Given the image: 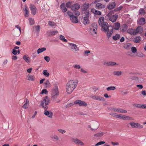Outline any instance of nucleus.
Returning a JSON list of instances; mask_svg holds the SVG:
<instances>
[{
	"mask_svg": "<svg viewBox=\"0 0 146 146\" xmlns=\"http://www.w3.org/2000/svg\"><path fill=\"white\" fill-rule=\"evenodd\" d=\"M78 81L76 80H70L66 84V91L68 94H70L76 87Z\"/></svg>",
	"mask_w": 146,
	"mask_h": 146,
	"instance_id": "f257e3e1",
	"label": "nucleus"
},
{
	"mask_svg": "<svg viewBox=\"0 0 146 146\" xmlns=\"http://www.w3.org/2000/svg\"><path fill=\"white\" fill-rule=\"evenodd\" d=\"M143 31V29L141 26H139L135 29H129L127 32L131 35H135L139 33H141Z\"/></svg>",
	"mask_w": 146,
	"mask_h": 146,
	"instance_id": "f03ea898",
	"label": "nucleus"
},
{
	"mask_svg": "<svg viewBox=\"0 0 146 146\" xmlns=\"http://www.w3.org/2000/svg\"><path fill=\"white\" fill-rule=\"evenodd\" d=\"M49 98L47 96L43 98L42 100L40 101V106L44 109H47L48 107L47 106L49 103Z\"/></svg>",
	"mask_w": 146,
	"mask_h": 146,
	"instance_id": "7ed1b4c3",
	"label": "nucleus"
},
{
	"mask_svg": "<svg viewBox=\"0 0 146 146\" xmlns=\"http://www.w3.org/2000/svg\"><path fill=\"white\" fill-rule=\"evenodd\" d=\"M71 140L72 142L77 145L82 146H84V143L83 141L77 138H71Z\"/></svg>",
	"mask_w": 146,
	"mask_h": 146,
	"instance_id": "20e7f679",
	"label": "nucleus"
},
{
	"mask_svg": "<svg viewBox=\"0 0 146 146\" xmlns=\"http://www.w3.org/2000/svg\"><path fill=\"white\" fill-rule=\"evenodd\" d=\"M112 13V12H110L108 13L107 16L109 17L110 21L112 22H114L116 21L118 17V15L115 14L111 16Z\"/></svg>",
	"mask_w": 146,
	"mask_h": 146,
	"instance_id": "39448f33",
	"label": "nucleus"
},
{
	"mask_svg": "<svg viewBox=\"0 0 146 146\" xmlns=\"http://www.w3.org/2000/svg\"><path fill=\"white\" fill-rule=\"evenodd\" d=\"M100 26L102 27V31L105 32H107L108 29L110 28H112V27L111 26H108V24L107 22H105L102 25Z\"/></svg>",
	"mask_w": 146,
	"mask_h": 146,
	"instance_id": "423d86ee",
	"label": "nucleus"
},
{
	"mask_svg": "<svg viewBox=\"0 0 146 146\" xmlns=\"http://www.w3.org/2000/svg\"><path fill=\"white\" fill-rule=\"evenodd\" d=\"M90 97L92 99L100 101H104L105 100L104 98L100 96L97 95H93L90 96Z\"/></svg>",
	"mask_w": 146,
	"mask_h": 146,
	"instance_id": "0eeeda50",
	"label": "nucleus"
},
{
	"mask_svg": "<svg viewBox=\"0 0 146 146\" xmlns=\"http://www.w3.org/2000/svg\"><path fill=\"white\" fill-rule=\"evenodd\" d=\"M117 118L122 119L123 120H130L132 118L129 116L118 114Z\"/></svg>",
	"mask_w": 146,
	"mask_h": 146,
	"instance_id": "6e6552de",
	"label": "nucleus"
},
{
	"mask_svg": "<svg viewBox=\"0 0 146 146\" xmlns=\"http://www.w3.org/2000/svg\"><path fill=\"white\" fill-rule=\"evenodd\" d=\"M30 8L31 11V13L32 15H35L36 13V8L33 4H31L30 5Z\"/></svg>",
	"mask_w": 146,
	"mask_h": 146,
	"instance_id": "1a4fd4ad",
	"label": "nucleus"
},
{
	"mask_svg": "<svg viewBox=\"0 0 146 146\" xmlns=\"http://www.w3.org/2000/svg\"><path fill=\"white\" fill-rule=\"evenodd\" d=\"M74 104H78L80 106H86L87 105V104L85 102L82 101L80 100L75 101L74 102Z\"/></svg>",
	"mask_w": 146,
	"mask_h": 146,
	"instance_id": "9d476101",
	"label": "nucleus"
},
{
	"mask_svg": "<svg viewBox=\"0 0 146 146\" xmlns=\"http://www.w3.org/2000/svg\"><path fill=\"white\" fill-rule=\"evenodd\" d=\"M115 112H117L119 113H127V111L126 110H123L121 108H114L112 109Z\"/></svg>",
	"mask_w": 146,
	"mask_h": 146,
	"instance_id": "9b49d317",
	"label": "nucleus"
},
{
	"mask_svg": "<svg viewBox=\"0 0 146 146\" xmlns=\"http://www.w3.org/2000/svg\"><path fill=\"white\" fill-rule=\"evenodd\" d=\"M70 47L72 50L75 52H77L79 50L78 48L77 47L76 44L72 43H69Z\"/></svg>",
	"mask_w": 146,
	"mask_h": 146,
	"instance_id": "f8f14e48",
	"label": "nucleus"
},
{
	"mask_svg": "<svg viewBox=\"0 0 146 146\" xmlns=\"http://www.w3.org/2000/svg\"><path fill=\"white\" fill-rule=\"evenodd\" d=\"M58 96L53 95L51 96V99L53 102H56V103H59L60 102L61 100L58 98Z\"/></svg>",
	"mask_w": 146,
	"mask_h": 146,
	"instance_id": "ddd939ff",
	"label": "nucleus"
},
{
	"mask_svg": "<svg viewBox=\"0 0 146 146\" xmlns=\"http://www.w3.org/2000/svg\"><path fill=\"white\" fill-rule=\"evenodd\" d=\"M92 26L93 28L90 29L91 33H92L96 34V30L97 29L98 27L97 24L96 23H93L92 25Z\"/></svg>",
	"mask_w": 146,
	"mask_h": 146,
	"instance_id": "4468645a",
	"label": "nucleus"
},
{
	"mask_svg": "<svg viewBox=\"0 0 146 146\" xmlns=\"http://www.w3.org/2000/svg\"><path fill=\"white\" fill-rule=\"evenodd\" d=\"M58 96L59 95V92L58 90V88L57 87H55V88L52 90L51 93V96L53 95Z\"/></svg>",
	"mask_w": 146,
	"mask_h": 146,
	"instance_id": "2eb2a0df",
	"label": "nucleus"
},
{
	"mask_svg": "<svg viewBox=\"0 0 146 146\" xmlns=\"http://www.w3.org/2000/svg\"><path fill=\"white\" fill-rule=\"evenodd\" d=\"M80 7V5L78 3H75L71 7V9L73 11L78 10Z\"/></svg>",
	"mask_w": 146,
	"mask_h": 146,
	"instance_id": "dca6fc26",
	"label": "nucleus"
},
{
	"mask_svg": "<svg viewBox=\"0 0 146 146\" xmlns=\"http://www.w3.org/2000/svg\"><path fill=\"white\" fill-rule=\"evenodd\" d=\"M44 114L46 115L48 117L52 118V117L53 113L52 112H49L47 110V109H44Z\"/></svg>",
	"mask_w": 146,
	"mask_h": 146,
	"instance_id": "f3484780",
	"label": "nucleus"
},
{
	"mask_svg": "<svg viewBox=\"0 0 146 146\" xmlns=\"http://www.w3.org/2000/svg\"><path fill=\"white\" fill-rule=\"evenodd\" d=\"M105 6L101 3H97L96 5V8L98 9H101L105 8Z\"/></svg>",
	"mask_w": 146,
	"mask_h": 146,
	"instance_id": "a211bd4d",
	"label": "nucleus"
},
{
	"mask_svg": "<svg viewBox=\"0 0 146 146\" xmlns=\"http://www.w3.org/2000/svg\"><path fill=\"white\" fill-rule=\"evenodd\" d=\"M60 9L62 12L65 13L67 11V9L66 8L65 4L64 3H62L60 6Z\"/></svg>",
	"mask_w": 146,
	"mask_h": 146,
	"instance_id": "6ab92c4d",
	"label": "nucleus"
},
{
	"mask_svg": "<svg viewBox=\"0 0 146 146\" xmlns=\"http://www.w3.org/2000/svg\"><path fill=\"white\" fill-rule=\"evenodd\" d=\"M145 23V19L143 18H141L139 21H138V24L140 25H144Z\"/></svg>",
	"mask_w": 146,
	"mask_h": 146,
	"instance_id": "aec40b11",
	"label": "nucleus"
},
{
	"mask_svg": "<svg viewBox=\"0 0 146 146\" xmlns=\"http://www.w3.org/2000/svg\"><path fill=\"white\" fill-rule=\"evenodd\" d=\"M141 38L140 36H137L133 39V41L136 43H138L140 42Z\"/></svg>",
	"mask_w": 146,
	"mask_h": 146,
	"instance_id": "412c9836",
	"label": "nucleus"
},
{
	"mask_svg": "<svg viewBox=\"0 0 146 146\" xmlns=\"http://www.w3.org/2000/svg\"><path fill=\"white\" fill-rule=\"evenodd\" d=\"M89 4L88 3H85L83 5L82 9L83 11H86L89 7Z\"/></svg>",
	"mask_w": 146,
	"mask_h": 146,
	"instance_id": "4be33fe9",
	"label": "nucleus"
},
{
	"mask_svg": "<svg viewBox=\"0 0 146 146\" xmlns=\"http://www.w3.org/2000/svg\"><path fill=\"white\" fill-rule=\"evenodd\" d=\"M91 11L96 15H100L101 14V12L98 10H97L94 9H92L91 10Z\"/></svg>",
	"mask_w": 146,
	"mask_h": 146,
	"instance_id": "5701e85b",
	"label": "nucleus"
},
{
	"mask_svg": "<svg viewBox=\"0 0 146 146\" xmlns=\"http://www.w3.org/2000/svg\"><path fill=\"white\" fill-rule=\"evenodd\" d=\"M105 22H104V18L103 17H100L99 19V24L100 26L102 25Z\"/></svg>",
	"mask_w": 146,
	"mask_h": 146,
	"instance_id": "b1692460",
	"label": "nucleus"
},
{
	"mask_svg": "<svg viewBox=\"0 0 146 146\" xmlns=\"http://www.w3.org/2000/svg\"><path fill=\"white\" fill-rule=\"evenodd\" d=\"M116 5L115 2H113L109 4L108 6V8L109 9H111L114 8Z\"/></svg>",
	"mask_w": 146,
	"mask_h": 146,
	"instance_id": "393cba45",
	"label": "nucleus"
},
{
	"mask_svg": "<svg viewBox=\"0 0 146 146\" xmlns=\"http://www.w3.org/2000/svg\"><path fill=\"white\" fill-rule=\"evenodd\" d=\"M110 28L111 29L110 30L109 29H108L107 33V35L108 37L111 36L113 33V27H112V28Z\"/></svg>",
	"mask_w": 146,
	"mask_h": 146,
	"instance_id": "a878e982",
	"label": "nucleus"
},
{
	"mask_svg": "<svg viewBox=\"0 0 146 146\" xmlns=\"http://www.w3.org/2000/svg\"><path fill=\"white\" fill-rule=\"evenodd\" d=\"M131 46V44L130 43L125 44L123 45V47L127 50L130 49Z\"/></svg>",
	"mask_w": 146,
	"mask_h": 146,
	"instance_id": "bb28decb",
	"label": "nucleus"
},
{
	"mask_svg": "<svg viewBox=\"0 0 146 146\" xmlns=\"http://www.w3.org/2000/svg\"><path fill=\"white\" fill-rule=\"evenodd\" d=\"M70 20L71 21L74 23H77L78 22L77 18L75 16L73 15L70 18Z\"/></svg>",
	"mask_w": 146,
	"mask_h": 146,
	"instance_id": "cd10ccee",
	"label": "nucleus"
},
{
	"mask_svg": "<svg viewBox=\"0 0 146 146\" xmlns=\"http://www.w3.org/2000/svg\"><path fill=\"white\" fill-rule=\"evenodd\" d=\"M120 26V23L118 22L115 23L113 25V28L115 30H118Z\"/></svg>",
	"mask_w": 146,
	"mask_h": 146,
	"instance_id": "c85d7f7f",
	"label": "nucleus"
},
{
	"mask_svg": "<svg viewBox=\"0 0 146 146\" xmlns=\"http://www.w3.org/2000/svg\"><path fill=\"white\" fill-rule=\"evenodd\" d=\"M29 101L27 99H26L25 100V102L24 104L22 106V108H23L27 109L29 106Z\"/></svg>",
	"mask_w": 146,
	"mask_h": 146,
	"instance_id": "c756f323",
	"label": "nucleus"
},
{
	"mask_svg": "<svg viewBox=\"0 0 146 146\" xmlns=\"http://www.w3.org/2000/svg\"><path fill=\"white\" fill-rule=\"evenodd\" d=\"M23 59L27 63H29L30 61V58L29 56L27 55H25L23 57Z\"/></svg>",
	"mask_w": 146,
	"mask_h": 146,
	"instance_id": "7c9ffc66",
	"label": "nucleus"
},
{
	"mask_svg": "<svg viewBox=\"0 0 146 146\" xmlns=\"http://www.w3.org/2000/svg\"><path fill=\"white\" fill-rule=\"evenodd\" d=\"M122 74V72L121 71H114L113 72V74L114 75L120 76Z\"/></svg>",
	"mask_w": 146,
	"mask_h": 146,
	"instance_id": "2f4dec72",
	"label": "nucleus"
},
{
	"mask_svg": "<svg viewBox=\"0 0 146 146\" xmlns=\"http://www.w3.org/2000/svg\"><path fill=\"white\" fill-rule=\"evenodd\" d=\"M88 17H85L84 18V25L88 24L89 23Z\"/></svg>",
	"mask_w": 146,
	"mask_h": 146,
	"instance_id": "473e14b6",
	"label": "nucleus"
},
{
	"mask_svg": "<svg viewBox=\"0 0 146 146\" xmlns=\"http://www.w3.org/2000/svg\"><path fill=\"white\" fill-rule=\"evenodd\" d=\"M46 50V48L45 47H43L38 48L37 50V52L38 54H39L45 51Z\"/></svg>",
	"mask_w": 146,
	"mask_h": 146,
	"instance_id": "72a5a7b5",
	"label": "nucleus"
},
{
	"mask_svg": "<svg viewBox=\"0 0 146 146\" xmlns=\"http://www.w3.org/2000/svg\"><path fill=\"white\" fill-rule=\"evenodd\" d=\"M50 137L52 139H54L56 140H58L59 139L57 135L53 134L51 135Z\"/></svg>",
	"mask_w": 146,
	"mask_h": 146,
	"instance_id": "f704fd0d",
	"label": "nucleus"
},
{
	"mask_svg": "<svg viewBox=\"0 0 146 146\" xmlns=\"http://www.w3.org/2000/svg\"><path fill=\"white\" fill-rule=\"evenodd\" d=\"M58 33V32L57 31H51L49 32L48 35L49 36H53L56 35Z\"/></svg>",
	"mask_w": 146,
	"mask_h": 146,
	"instance_id": "c9c22d12",
	"label": "nucleus"
},
{
	"mask_svg": "<svg viewBox=\"0 0 146 146\" xmlns=\"http://www.w3.org/2000/svg\"><path fill=\"white\" fill-rule=\"evenodd\" d=\"M139 15H144L145 14L144 10L143 8H141L139 11Z\"/></svg>",
	"mask_w": 146,
	"mask_h": 146,
	"instance_id": "e433bc0d",
	"label": "nucleus"
},
{
	"mask_svg": "<svg viewBox=\"0 0 146 146\" xmlns=\"http://www.w3.org/2000/svg\"><path fill=\"white\" fill-rule=\"evenodd\" d=\"M127 29V26L126 24L123 25L122 26L121 30L123 32L126 31Z\"/></svg>",
	"mask_w": 146,
	"mask_h": 146,
	"instance_id": "4c0bfd02",
	"label": "nucleus"
},
{
	"mask_svg": "<svg viewBox=\"0 0 146 146\" xmlns=\"http://www.w3.org/2000/svg\"><path fill=\"white\" fill-rule=\"evenodd\" d=\"M27 79L29 80H33L34 76L30 74H28L27 76Z\"/></svg>",
	"mask_w": 146,
	"mask_h": 146,
	"instance_id": "58836bf2",
	"label": "nucleus"
},
{
	"mask_svg": "<svg viewBox=\"0 0 146 146\" xmlns=\"http://www.w3.org/2000/svg\"><path fill=\"white\" fill-rule=\"evenodd\" d=\"M25 16L26 17H28L29 16V11L28 9H27V6H25Z\"/></svg>",
	"mask_w": 146,
	"mask_h": 146,
	"instance_id": "ea45409f",
	"label": "nucleus"
},
{
	"mask_svg": "<svg viewBox=\"0 0 146 146\" xmlns=\"http://www.w3.org/2000/svg\"><path fill=\"white\" fill-rule=\"evenodd\" d=\"M43 74L46 77H48L50 75V74L46 70H44L43 71Z\"/></svg>",
	"mask_w": 146,
	"mask_h": 146,
	"instance_id": "a19ab883",
	"label": "nucleus"
},
{
	"mask_svg": "<svg viewBox=\"0 0 146 146\" xmlns=\"http://www.w3.org/2000/svg\"><path fill=\"white\" fill-rule=\"evenodd\" d=\"M120 36L119 34H117L115 36H113V38L114 40H116L119 38Z\"/></svg>",
	"mask_w": 146,
	"mask_h": 146,
	"instance_id": "79ce46f5",
	"label": "nucleus"
},
{
	"mask_svg": "<svg viewBox=\"0 0 146 146\" xmlns=\"http://www.w3.org/2000/svg\"><path fill=\"white\" fill-rule=\"evenodd\" d=\"M50 84L48 80H46L44 83V86L46 88L49 87L50 86Z\"/></svg>",
	"mask_w": 146,
	"mask_h": 146,
	"instance_id": "37998d69",
	"label": "nucleus"
},
{
	"mask_svg": "<svg viewBox=\"0 0 146 146\" xmlns=\"http://www.w3.org/2000/svg\"><path fill=\"white\" fill-rule=\"evenodd\" d=\"M104 133L103 132L99 133L94 135V136L95 137H100L102 136Z\"/></svg>",
	"mask_w": 146,
	"mask_h": 146,
	"instance_id": "c03bdc74",
	"label": "nucleus"
},
{
	"mask_svg": "<svg viewBox=\"0 0 146 146\" xmlns=\"http://www.w3.org/2000/svg\"><path fill=\"white\" fill-rule=\"evenodd\" d=\"M115 87L114 86L108 87L107 88L106 90L107 91H109L111 90H114L115 89Z\"/></svg>",
	"mask_w": 146,
	"mask_h": 146,
	"instance_id": "a18cd8bd",
	"label": "nucleus"
},
{
	"mask_svg": "<svg viewBox=\"0 0 146 146\" xmlns=\"http://www.w3.org/2000/svg\"><path fill=\"white\" fill-rule=\"evenodd\" d=\"M143 127V125H141L140 124L138 123H136V128L141 129Z\"/></svg>",
	"mask_w": 146,
	"mask_h": 146,
	"instance_id": "49530a36",
	"label": "nucleus"
},
{
	"mask_svg": "<svg viewBox=\"0 0 146 146\" xmlns=\"http://www.w3.org/2000/svg\"><path fill=\"white\" fill-rule=\"evenodd\" d=\"M29 21L30 25H33L34 24L35 22L34 20L32 18H30L29 19Z\"/></svg>",
	"mask_w": 146,
	"mask_h": 146,
	"instance_id": "de8ad7c7",
	"label": "nucleus"
},
{
	"mask_svg": "<svg viewBox=\"0 0 146 146\" xmlns=\"http://www.w3.org/2000/svg\"><path fill=\"white\" fill-rule=\"evenodd\" d=\"M131 51L133 53H135L137 52V49L134 46H133L131 48Z\"/></svg>",
	"mask_w": 146,
	"mask_h": 146,
	"instance_id": "09e8293b",
	"label": "nucleus"
},
{
	"mask_svg": "<svg viewBox=\"0 0 146 146\" xmlns=\"http://www.w3.org/2000/svg\"><path fill=\"white\" fill-rule=\"evenodd\" d=\"M60 38L61 40H62L64 42H67V40L66 39H65L64 37L62 35H60Z\"/></svg>",
	"mask_w": 146,
	"mask_h": 146,
	"instance_id": "8fccbe9b",
	"label": "nucleus"
},
{
	"mask_svg": "<svg viewBox=\"0 0 146 146\" xmlns=\"http://www.w3.org/2000/svg\"><path fill=\"white\" fill-rule=\"evenodd\" d=\"M136 123H135L134 122H130L129 123L130 125H131V126L132 128H135L136 127Z\"/></svg>",
	"mask_w": 146,
	"mask_h": 146,
	"instance_id": "3c124183",
	"label": "nucleus"
},
{
	"mask_svg": "<svg viewBox=\"0 0 146 146\" xmlns=\"http://www.w3.org/2000/svg\"><path fill=\"white\" fill-rule=\"evenodd\" d=\"M48 24L50 26L52 27L55 26L56 25V24L54 22L50 21H49Z\"/></svg>",
	"mask_w": 146,
	"mask_h": 146,
	"instance_id": "603ef678",
	"label": "nucleus"
},
{
	"mask_svg": "<svg viewBox=\"0 0 146 146\" xmlns=\"http://www.w3.org/2000/svg\"><path fill=\"white\" fill-rule=\"evenodd\" d=\"M141 104H133V106L137 108H141Z\"/></svg>",
	"mask_w": 146,
	"mask_h": 146,
	"instance_id": "864d4df0",
	"label": "nucleus"
},
{
	"mask_svg": "<svg viewBox=\"0 0 146 146\" xmlns=\"http://www.w3.org/2000/svg\"><path fill=\"white\" fill-rule=\"evenodd\" d=\"M118 64L116 62H113L110 61V66H115L118 65Z\"/></svg>",
	"mask_w": 146,
	"mask_h": 146,
	"instance_id": "5fc2aeb1",
	"label": "nucleus"
},
{
	"mask_svg": "<svg viewBox=\"0 0 146 146\" xmlns=\"http://www.w3.org/2000/svg\"><path fill=\"white\" fill-rule=\"evenodd\" d=\"M117 113H110V114L113 117H115L117 118V116L118 115Z\"/></svg>",
	"mask_w": 146,
	"mask_h": 146,
	"instance_id": "6e6d98bb",
	"label": "nucleus"
},
{
	"mask_svg": "<svg viewBox=\"0 0 146 146\" xmlns=\"http://www.w3.org/2000/svg\"><path fill=\"white\" fill-rule=\"evenodd\" d=\"M72 2H68L66 3V6L68 8L71 7Z\"/></svg>",
	"mask_w": 146,
	"mask_h": 146,
	"instance_id": "4d7b16f0",
	"label": "nucleus"
},
{
	"mask_svg": "<svg viewBox=\"0 0 146 146\" xmlns=\"http://www.w3.org/2000/svg\"><path fill=\"white\" fill-rule=\"evenodd\" d=\"M105 143V142L103 141H100L97 143L95 145L96 146Z\"/></svg>",
	"mask_w": 146,
	"mask_h": 146,
	"instance_id": "13d9d810",
	"label": "nucleus"
},
{
	"mask_svg": "<svg viewBox=\"0 0 146 146\" xmlns=\"http://www.w3.org/2000/svg\"><path fill=\"white\" fill-rule=\"evenodd\" d=\"M48 93V92L47 90L46 89H44L43 90H42L41 92L40 93V94H46Z\"/></svg>",
	"mask_w": 146,
	"mask_h": 146,
	"instance_id": "bf43d9fd",
	"label": "nucleus"
},
{
	"mask_svg": "<svg viewBox=\"0 0 146 146\" xmlns=\"http://www.w3.org/2000/svg\"><path fill=\"white\" fill-rule=\"evenodd\" d=\"M73 67L75 69H79L80 68V66L78 64H75L73 66Z\"/></svg>",
	"mask_w": 146,
	"mask_h": 146,
	"instance_id": "052dcab7",
	"label": "nucleus"
},
{
	"mask_svg": "<svg viewBox=\"0 0 146 146\" xmlns=\"http://www.w3.org/2000/svg\"><path fill=\"white\" fill-rule=\"evenodd\" d=\"M44 58L45 60L47 62H48L50 60V58L49 56H45L44 57Z\"/></svg>",
	"mask_w": 146,
	"mask_h": 146,
	"instance_id": "680f3d73",
	"label": "nucleus"
},
{
	"mask_svg": "<svg viewBox=\"0 0 146 146\" xmlns=\"http://www.w3.org/2000/svg\"><path fill=\"white\" fill-rule=\"evenodd\" d=\"M74 103H70V104H67L66 105V108H69V107H70L71 106H72L74 105Z\"/></svg>",
	"mask_w": 146,
	"mask_h": 146,
	"instance_id": "e2e57ef3",
	"label": "nucleus"
},
{
	"mask_svg": "<svg viewBox=\"0 0 146 146\" xmlns=\"http://www.w3.org/2000/svg\"><path fill=\"white\" fill-rule=\"evenodd\" d=\"M58 131L60 133H62V134H63L66 132V131L62 129H58Z\"/></svg>",
	"mask_w": 146,
	"mask_h": 146,
	"instance_id": "0e129e2a",
	"label": "nucleus"
},
{
	"mask_svg": "<svg viewBox=\"0 0 146 146\" xmlns=\"http://www.w3.org/2000/svg\"><path fill=\"white\" fill-rule=\"evenodd\" d=\"M122 6H120L119 7L117 8H116L115 9V11H119L120 10H121L122 9Z\"/></svg>",
	"mask_w": 146,
	"mask_h": 146,
	"instance_id": "69168bd1",
	"label": "nucleus"
},
{
	"mask_svg": "<svg viewBox=\"0 0 146 146\" xmlns=\"http://www.w3.org/2000/svg\"><path fill=\"white\" fill-rule=\"evenodd\" d=\"M84 13L86 15V16L85 17H89V11H86L84 12Z\"/></svg>",
	"mask_w": 146,
	"mask_h": 146,
	"instance_id": "338daca9",
	"label": "nucleus"
},
{
	"mask_svg": "<svg viewBox=\"0 0 146 146\" xmlns=\"http://www.w3.org/2000/svg\"><path fill=\"white\" fill-rule=\"evenodd\" d=\"M67 14L68 15L70 16V18H71V17L73 16L72 15V12L71 11H69L68 12Z\"/></svg>",
	"mask_w": 146,
	"mask_h": 146,
	"instance_id": "774afa93",
	"label": "nucleus"
}]
</instances>
